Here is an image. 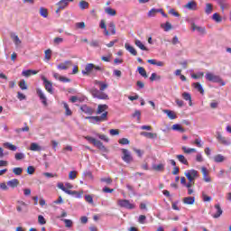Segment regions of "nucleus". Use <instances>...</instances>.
<instances>
[{
	"label": "nucleus",
	"instance_id": "nucleus-1",
	"mask_svg": "<svg viewBox=\"0 0 231 231\" xmlns=\"http://www.w3.org/2000/svg\"><path fill=\"white\" fill-rule=\"evenodd\" d=\"M107 109H109L107 105H98L96 115L101 116H87L86 120H89L90 124H100V122H107Z\"/></svg>",
	"mask_w": 231,
	"mask_h": 231
},
{
	"label": "nucleus",
	"instance_id": "nucleus-2",
	"mask_svg": "<svg viewBox=\"0 0 231 231\" xmlns=\"http://www.w3.org/2000/svg\"><path fill=\"white\" fill-rule=\"evenodd\" d=\"M94 84L95 86H99V90L97 88H92L90 90L91 95L94 97V98H98L99 100H109V96L104 93V91H106V88H109V85L99 80H95Z\"/></svg>",
	"mask_w": 231,
	"mask_h": 231
},
{
	"label": "nucleus",
	"instance_id": "nucleus-3",
	"mask_svg": "<svg viewBox=\"0 0 231 231\" xmlns=\"http://www.w3.org/2000/svg\"><path fill=\"white\" fill-rule=\"evenodd\" d=\"M95 71H104V68L97 66L93 63H88L85 66V69L82 70V75L85 77H89V75H93Z\"/></svg>",
	"mask_w": 231,
	"mask_h": 231
},
{
	"label": "nucleus",
	"instance_id": "nucleus-4",
	"mask_svg": "<svg viewBox=\"0 0 231 231\" xmlns=\"http://www.w3.org/2000/svg\"><path fill=\"white\" fill-rule=\"evenodd\" d=\"M85 140H87L88 142H89V143H93V145H95V147H97V149H99V151H101L102 152H109V150H107V148H106L104 146V143L89 135L85 137Z\"/></svg>",
	"mask_w": 231,
	"mask_h": 231
},
{
	"label": "nucleus",
	"instance_id": "nucleus-5",
	"mask_svg": "<svg viewBox=\"0 0 231 231\" xmlns=\"http://www.w3.org/2000/svg\"><path fill=\"white\" fill-rule=\"evenodd\" d=\"M122 152V160L125 162V163H133L134 162V159L133 158V154H131V152L125 148L121 149Z\"/></svg>",
	"mask_w": 231,
	"mask_h": 231
},
{
	"label": "nucleus",
	"instance_id": "nucleus-6",
	"mask_svg": "<svg viewBox=\"0 0 231 231\" xmlns=\"http://www.w3.org/2000/svg\"><path fill=\"white\" fill-rule=\"evenodd\" d=\"M117 205L121 207L122 208H127L128 210H133L136 208V206L133 203H131L127 199H119L117 200Z\"/></svg>",
	"mask_w": 231,
	"mask_h": 231
},
{
	"label": "nucleus",
	"instance_id": "nucleus-7",
	"mask_svg": "<svg viewBox=\"0 0 231 231\" xmlns=\"http://www.w3.org/2000/svg\"><path fill=\"white\" fill-rule=\"evenodd\" d=\"M184 174L189 181H194L196 178H199V174H198L196 170H189Z\"/></svg>",
	"mask_w": 231,
	"mask_h": 231
},
{
	"label": "nucleus",
	"instance_id": "nucleus-8",
	"mask_svg": "<svg viewBox=\"0 0 231 231\" xmlns=\"http://www.w3.org/2000/svg\"><path fill=\"white\" fill-rule=\"evenodd\" d=\"M42 80L43 81L46 91H48V93H50L51 95H53V83L48 80V79H46V77L44 76L42 77Z\"/></svg>",
	"mask_w": 231,
	"mask_h": 231
},
{
	"label": "nucleus",
	"instance_id": "nucleus-9",
	"mask_svg": "<svg viewBox=\"0 0 231 231\" xmlns=\"http://www.w3.org/2000/svg\"><path fill=\"white\" fill-rule=\"evenodd\" d=\"M206 79L209 82H217V83L223 82L219 76L214 75L211 72H208L206 74Z\"/></svg>",
	"mask_w": 231,
	"mask_h": 231
},
{
	"label": "nucleus",
	"instance_id": "nucleus-10",
	"mask_svg": "<svg viewBox=\"0 0 231 231\" xmlns=\"http://www.w3.org/2000/svg\"><path fill=\"white\" fill-rule=\"evenodd\" d=\"M80 109L82 113H85V115H88L89 116L95 114V108L88 106V105H82Z\"/></svg>",
	"mask_w": 231,
	"mask_h": 231
},
{
	"label": "nucleus",
	"instance_id": "nucleus-11",
	"mask_svg": "<svg viewBox=\"0 0 231 231\" xmlns=\"http://www.w3.org/2000/svg\"><path fill=\"white\" fill-rule=\"evenodd\" d=\"M36 93H37L40 100L42 101V104H43V106H48V99L46 98L44 92H42V90L41 88H37Z\"/></svg>",
	"mask_w": 231,
	"mask_h": 231
},
{
	"label": "nucleus",
	"instance_id": "nucleus-12",
	"mask_svg": "<svg viewBox=\"0 0 231 231\" xmlns=\"http://www.w3.org/2000/svg\"><path fill=\"white\" fill-rule=\"evenodd\" d=\"M184 8H186L187 10L196 11L198 10V3H196V1L194 0L189 1L184 5Z\"/></svg>",
	"mask_w": 231,
	"mask_h": 231
},
{
	"label": "nucleus",
	"instance_id": "nucleus-13",
	"mask_svg": "<svg viewBox=\"0 0 231 231\" xmlns=\"http://www.w3.org/2000/svg\"><path fill=\"white\" fill-rule=\"evenodd\" d=\"M71 66H73V61L67 60L63 63H60L57 68H58V69H69V68H71Z\"/></svg>",
	"mask_w": 231,
	"mask_h": 231
},
{
	"label": "nucleus",
	"instance_id": "nucleus-14",
	"mask_svg": "<svg viewBox=\"0 0 231 231\" xmlns=\"http://www.w3.org/2000/svg\"><path fill=\"white\" fill-rule=\"evenodd\" d=\"M201 172L204 181H206V183H210V181H212V179H210V177L208 176V170H207L206 167H202Z\"/></svg>",
	"mask_w": 231,
	"mask_h": 231
},
{
	"label": "nucleus",
	"instance_id": "nucleus-15",
	"mask_svg": "<svg viewBox=\"0 0 231 231\" xmlns=\"http://www.w3.org/2000/svg\"><path fill=\"white\" fill-rule=\"evenodd\" d=\"M191 28L193 32L197 31L199 32V33H200V35H205V33H207V30L205 29V27L198 26L196 25V23H192Z\"/></svg>",
	"mask_w": 231,
	"mask_h": 231
},
{
	"label": "nucleus",
	"instance_id": "nucleus-16",
	"mask_svg": "<svg viewBox=\"0 0 231 231\" xmlns=\"http://www.w3.org/2000/svg\"><path fill=\"white\" fill-rule=\"evenodd\" d=\"M216 213L212 215V217L215 219H217V217H221V215L223 214V209L221 208V206L219 204L215 205Z\"/></svg>",
	"mask_w": 231,
	"mask_h": 231
},
{
	"label": "nucleus",
	"instance_id": "nucleus-17",
	"mask_svg": "<svg viewBox=\"0 0 231 231\" xmlns=\"http://www.w3.org/2000/svg\"><path fill=\"white\" fill-rule=\"evenodd\" d=\"M141 136H145V138H149L150 140H154L158 138V134H153L151 132H141Z\"/></svg>",
	"mask_w": 231,
	"mask_h": 231
},
{
	"label": "nucleus",
	"instance_id": "nucleus-18",
	"mask_svg": "<svg viewBox=\"0 0 231 231\" xmlns=\"http://www.w3.org/2000/svg\"><path fill=\"white\" fill-rule=\"evenodd\" d=\"M163 113L167 115V116L170 118V120H176L178 118V116H176V112L169 109L163 110Z\"/></svg>",
	"mask_w": 231,
	"mask_h": 231
},
{
	"label": "nucleus",
	"instance_id": "nucleus-19",
	"mask_svg": "<svg viewBox=\"0 0 231 231\" xmlns=\"http://www.w3.org/2000/svg\"><path fill=\"white\" fill-rule=\"evenodd\" d=\"M192 87L197 89V91H199V93L200 95H205V90L203 89V86H201V83L197 82V83H193Z\"/></svg>",
	"mask_w": 231,
	"mask_h": 231
},
{
	"label": "nucleus",
	"instance_id": "nucleus-20",
	"mask_svg": "<svg viewBox=\"0 0 231 231\" xmlns=\"http://www.w3.org/2000/svg\"><path fill=\"white\" fill-rule=\"evenodd\" d=\"M19 183H20L19 180L13 179V180L7 181V186L11 187V189H15V188L19 187Z\"/></svg>",
	"mask_w": 231,
	"mask_h": 231
},
{
	"label": "nucleus",
	"instance_id": "nucleus-21",
	"mask_svg": "<svg viewBox=\"0 0 231 231\" xmlns=\"http://www.w3.org/2000/svg\"><path fill=\"white\" fill-rule=\"evenodd\" d=\"M125 50H127V51H129V53H131L134 56L138 55V52L136 51V50L134 49V47L131 46L129 43H125Z\"/></svg>",
	"mask_w": 231,
	"mask_h": 231
},
{
	"label": "nucleus",
	"instance_id": "nucleus-22",
	"mask_svg": "<svg viewBox=\"0 0 231 231\" xmlns=\"http://www.w3.org/2000/svg\"><path fill=\"white\" fill-rule=\"evenodd\" d=\"M39 71L33 69L23 70L22 75L23 77H32V75H37Z\"/></svg>",
	"mask_w": 231,
	"mask_h": 231
},
{
	"label": "nucleus",
	"instance_id": "nucleus-23",
	"mask_svg": "<svg viewBox=\"0 0 231 231\" xmlns=\"http://www.w3.org/2000/svg\"><path fill=\"white\" fill-rule=\"evenodd\" d=\"M217 139L218 140L219 143H222L223 145H228V143H230L228 140L219 133L217 135Z\"/></svg>",
	"mask_w": 231,
	"mask_h": 231
},
{
	"label": "nucleus",
	"instance_id": "nucleus-24",
	"mask_svg": "<svg viewBox=\"0 0 231 231\" xmlns=\"http://www.w3.org/2000/svg\"><path fill=\"white\" fill-rule=\"evenodd\" d=\"M195 201H196V198L195 197H185L183 199V203L185 205H194Z\"/></svg>",
	"mask_w": 231,
	"mask_h": 231
},
{
	"label": "nucleus",
	"instance_id": "nucleus-25",
	"mask_svg": "<svg viewBox=\"0 0 231 231\" xmlns=\"http://www.w3.org/2000/svg\"><path fill=\"white\" fill-rule=\"evenodd\" d=\"M182 98L189 102V106H192V96H190V93L183 92Z\"/></svg>",
	"mask_w": 231,
	"mask_h": 231
},
{
	"label": "nucleus",
	"instance_id": "nucleus-26",
	"mask_svg": "<svg viewBox=\"0 0 231 231\" xmlns=\"http://www.w3.org/2000/svg\"><path fill=\"white\" fill-rule=\"evenodd\" d=\"M75 0H60L57 5L60 6V9L66 8L68 6V3H73Z\"/></svg>",
	"mask_w": 231,
	"mask_h": 231
},
{
	"label": "nucleus",
	"instance_id": "nucleus-27",
	"mask_svg": "<svg viewBox=\"0 0 231 231\" xmlns=\"http://www.w3.org/2000/svg\"><path fill=\"white\" fill-rule=\"evenodd\" d=\"M176 158L183 165H189V161H187V158H185V155L178 154L176 155Z\"/></svg>",
	"mask_w": 231,
	"mask_h": 231
},
{
	"label": "nucleus",
	"instance_id": "nucleus-28",
	"mask_svg": "<svg viewBox=\"0 0 231 231\" xmlns=\"http://www.w3.org/2000/svg\"><path fill=\"white\" fill-rule=\"evenodd\" d=\"M152 170L153 171H156V172H163V171H165V165L164 164H162V163H160V164H154L153 166H152Z\"/></svg>",
	"mask_w": 231,
	"mask_h": 231
},
{
	"label": "nucleus",
	"instance_id": "nucleus-29",
	"mask_svg": "<svg viewBox=\"0 0 231 231\" xmlns=\"http://www.w3.org/2000/svg\"><path fill=\"white\" fill-rule=\"evenodd\" d=\"M148 64H152V66H159L162 68V66H165V63L163 61H157L156 60H148Z\"/></svg>",
	"mask_w": 231,
	"mask_h": 231
},
{
	"label": "nucleus",
	"instance_id": "nucleus-30",
	"mask_svg": "<svg viewBox=\"0 0 231 231\" xmlns=\"http://www.w3.org/2000/svg\"><path fill=\"white\" fill-rule=\"evenodd\" d=\"M69 192L70 193H69V196H75V198H82V194H84V190L77 191V190L69 189Z\"/></svg>",
	"mask_w": 231,
	"mask_h": 231
},
{
	"label": "nucleus",
	"instance_id": "nucleus-31",
	"mask_svg": "<svg viewBox=\"0 0 231 231\" xmlns=\"http://www.w3.org/2000/svg\"><path fill=\"white\" fill-rule=\"evenodd\" d=\"M108 28L110 30L111 35L116 34V25L115 24V22H110L108 24Z\"/></svg>",
	"mask_w": 231,
	"mask_h": 231
},
{
	"label": "nucleus",
	"instance_id": "nucleus-32",
	"mask_svg": "<svg viewBox=\"0 0 231 231\" xmlns=\"http://www.w3.org/2000/svg\"><path fill=\"white\" fill-rule=\"evenodd\" d=\"M171 129L173 131H179V133H185V128H183V126H181V125L180 124H175L171 126Z\"/></svg>",
	"mask_w": 231,
	"mask_h": 231
},
{
	"label": "nucleus",
	"instance_id": "nucleus-33",
	"mask_svg": "<svg viewBox=\"0 0 231 231\" xmlns=\"http://www.w3.org/2000/svg\"><path fill=\"white\" fill-rule=\"evenodd\" d=\"M134 44H135V46H137V48H140V50H142L143 51H147V47H145V45H143L142 41L135 40Z\"/></svg>",
	"mask_w": 231,
	"mask_h": 231
},
{
	"label": "nucleus",
	"instance_id": "nucleus-34",
	"mask_svg": "<svg viewBox=\"0 0 231 231\" xmlns=\"http://www.w3.org/2000/svg\"><path fill=\"white\" fill-rule=\"evenodd\" d=\"M24 127L23 128H17L15 130V133H17L18 134L21 133H28V131H30V126H28V124L24 123Z\"/></svg>",
	"mask_w": 231,
	"mask_h": 231
},
{
	"label": "nucleus",
	"instance_id": "nucleus-35",
	"mask_svg": "<svg viewBox=\"0 0 231 231\" xmlns=\"http://www.w3.org/2000/svg\"><path fill=\"white\" fill-rule=\"evenodd\" d=\"M181 150L185 154H192V152H196V148H187V146H182Z\"/></svg>",
	"mask_w": 231,
	"mask_h": 231
},
{
	"label": "nucleus",
	"instance_id": "nucleus-36",
	"mask_svg": "<svg viewBox=\"0 0 231 231\" xmlns=\"http://www.w3.org/2000/svg\"><path fill=\"white\" fill-rule=\"evenodd\" d=\"M79 8L80 10H88V8H89V3L85 0H81L79 2Z\"/></svg>",
	"mask_w": 231,
	"mask_h": 231
},
{
	"label": "nucleus",
	"instance_id": "nucleus-37",
	"mask_svg": "<svg viewBox=\"0 0 231 231\" xmlns=\"http://www.w3.org/2000/svg\"><path fill=\"white\" fill-rule=\"evenodd\" d=\"M63 107L65 109V115L67 116H71V115H73V112H71V109H69V106L68 105V103H63Z\"/></svg>",
	"mask_w": 231,
	"mask_h": 231
},
{
	"label": "nucleus",
	"instance_id": "nucleus-38",
	"mask_svg": "<svg viewBox=\"0 0 231 231\" xmlns=\"http://www.w3.org/2000/svg\"><path fill=\"white\" fill-rule=\"evenodd\" d=\"M99 26L102 30H105V35H109V31H107V25H106V21L101 20Z\"/></svg>",
	"mask_w": 231,
	"mask_h": 231
},
{
	"label": "nucleus",
	"instance_id": "nucleus-39",
	"mask_svg": "<svg viewBox=\"0 0 231 231\" xmlns=\"http://www.w3.org/2000/svg\"><path fill=\"white\" fill-rule=\"evenodd\" d=\"M106 14H107L108 15H111L112 17H115V15H116V10L111 8V7H107L105 9Z\"/></svg>",
	"mask_w": 231,
	"mask_h": 231
},
{
	"label": "nucleus",
	"instance_id": "nucleus-40",
	"mask_svg": "<svg viewBox=\"0 0 231 231\" xmlns=\"http://www.w3.org/2000/svg\"><path fill=\"white\" fill-rule=\"evenodd\" d=\"M18 86L23 91L28 89V84H26V80L24 79L20 80Z\"/></svg>",
	"mask_w": 231,
	"mask_h": 231
},
{
	"label": "nucleus",
	"instance_id": "nucleus-41",
	"mask_svg": "<svg viewBox=\"0 0 231 231\" xmlns=\"http://www.w3.org/2000/svg\"><path fill=\"white\" fill-rule=\"evenodd\" d=\"M4 147H5V149H9V151H17V146L10 143H5Z\"/></svg>",
	"mask_w": 231,
	"mask_h": 231
},
{
	"label": "nucleus",
	"instance_id": "nucleus-42",
	"mask_svg": "<svg viewBox=\"0 0 231 231\" xmlns=\"http://www.w3.org/2000/svg\"><path fill=\"white\" fill-rule=\"evenodd\" d=\"M213 10H214V6L212 5V4H206L205 12H206L207 15H210V14H212Z\"/></svg>",
	"mask_w": 231,
	"mask_h": 231
},
{
	"label": "nucleus",
	"instance_id": "nucleus-43",
	"mask_svg": "<svg viewBox=\"0 0 231 231\" xmlns=\"http://www.w3.org/2000/svg\"><path fill=\"white\" fill-rule=\"evenodd\" d=\"M58 189H60V190H62L66 194H71L69 189H66V186H64V183L62 182L58 183Z\"/></svg>",
	"mask_w": 231,
	"mask_h": 231
},
{
	"label": "nucleus",
	"instance_id": "nucleus-44",
	"mask_svg": "<svg viewBox=\"0 0 231 231\" xmlns=\"http://www.w3.org/2000/svg\"><path fill=\"white\" fill-rule=\"evenodd\" d=\"M159 12H162L160 9L152 8L148 12V17H154L156 14H159Z\"/></svg>",
	"mask_w": 231,
	"mask_h": 231
},
{
	"label": "nucleus",
	"instance_id": "nucleus-45",
	"mask_svg": "<svg viewBox=\"0 0 231 231\" xmlns=\"http://www.w3.org/2000/svg\"><path fill=\"white\" fill-rule=\"evenodd\" d=\"M214 162H216V163H221L225 162V157L221 154H217L214 157Z\"/></svg>",
	"mask_w": 231,
	"mask_h": 231
},
{
	"label": "nucleus",
	"instance_id": "nucleus-46",
	"mask_svg": "<svg viewBox=\"0 0 231 231\" xmlns=\"http://www.w3.org/2000/svg\"><path fill=\"white\" fill-rule=\"evenodd\" d=\"M138 72L141 75V77H143L144 79H147V71L143 67H138Z\"/></svg>",
	"mask_w": 231,
	"mask_h": 231
},
{
	"label": "nucleus",
	"instance_id": "nucleus-47",
	"mask_svg": "<svg viewBox=\"0 0 231 231\" xmlns=\"http://www.w3.org/2000/svg\"><path fill=\"white\" fill-rule=\"evenodd\" d=\"M40 15L42 17H44V19H46L48 17V9H46L44 7H41L40 8Z\"/></svg>",
	"mask_w": 231,
	"mask_h": 231
},
{
	"label": "nucleus",
	"instance_id": "nucleus-48",
	"mask_svg": "<svg viewBox=\"0 0 231 231\" xmlns=\"http://www.w3.org/2000/svg\"><path fill=\"white\" fill-rule=\"evenodd\" d=\"M13 172L14 174H15V176H21L23 174V168L21 167L14 168Z\"/></svg>",
	"mask_w": 231,
	"mask_h": 231
},
{
	"label": "nucleus",
	"instance_id": "nucleus-49",
	"mask_svg": "<svg viewBox=\"0 0 231 231\" xmlns=\"http://www.w3.org/2000/svg\"><path fill=\"white\" fill-rule=\"evenodd\" d=\"M213 21H215L216 23H221V21H223V19L221 18V15H219V14L215 13L212 16Z\"/></svg>",
	"mask_w": 231,
	"mask_h": 231
},
{
	"label": "nucleus",
	"instance_id": "nucleus-50",
	"mask_svg": "<svg viewBox=\"0 0 231 231\" xmlns=\"http://www.w3.org/2000/svg\"><path fill=\"white\" fill-rule=\"evenodd\" d=\"M30 150L31 151H41L42 148L36 143H31Z\"/></svg>",
	"mask_w": 231,
	"mask_h": 231
},
{
	"label": "nucleus",
	"instance_id": "nucleus-51",
	"mask_svg": "<svg viewBox=\"0 0 231 231\" xmlns=\"http://www.w3.org/2000/svg\"><path fill=\"white\" fill-rule=\"evenodd\" d=\"M217 5H219L222 11H225L226 8V1L225 0H217Z\"/></svg>",
	"mask_w": 231,
	"mask_h": 231
},
{
	"label": "nucleus",
	"instance_id": "nucleus-52",
	"mask_svg": "<svg viewBox=\"0 0 231 231\" xmlns=\"http://www.w3.org/2000/svg\"><path fill=\"white\" fill-rule=\"evenodd\" d=\"M151 82H154V80H162V76H157L156 73H152L150 77Z\"/></svg>",
	"mask_w": 231,
	"mask_h": 231
},
{
	"label": "nucleus",
	"instance_id": "nucleus-53",
	"mask_svg": "<svg viewBox=\"0 0 231 231\" xmlns=\"http://www.w3.org/2000/svg\"><path fill=\"white\" fill-rule=\"evenodd\" d=\"M63 223H65L67 228H71L73 226V221L71 219H63Z\"/></svg>",
	"mask_w": 231,
	"mask_h": 231
},
{
	"label": "nucleus",
	"instance_id": "nucleus-54",
	"mask_svg": "<svg viewBox=\"0 0 231 231\" xmlns=\"http://www.w3.org/2000/svg\"><path fill=\"white\" fill-rule=\"evenodd\" d=\"M14 158L16 161L24 160L25 155L23 152H16Z\"/></svg>",
	"mask_w": 231,
	"mask_h": 231
},
{
	"label": "nucleus",
	"instance_id": "nucleus-55",
	"mask_svg": "<svg viewBox=\"0 0 231 231\" xmlns=\"http://www.w3.org/2000/svg\"><path fill=\"white\" fill-rule=\"evenodd\" d=\"M118 143H119L121 145H129V143H131V142H130L129 139H127V138L119 139Z\"/></svg>",
	"mask_w": 231,
	"mask_h": 231
},
{
	"label": "nucleus",
	"instance_id": "nucleus-56",
	"mask_svg": "<svg viewBox=\"0 0 231 231\" xmlns=\"http://www.w3.org/2000/svg\"><path fill=\"white\" fill-rule=\"evenodd\" d=\"M203 77H205V73L204 72H199L197 74H192L191 78L198 79H203Z\"/></svg>",
	"mask_w": 231,
	"mask_h": 231
},
{
	"label": "nucleus",
	"instance_id": "nucleus-57",
	"mask_svg": "<svg viewBox=\"0 0 231 231\" xmlns=\"http://www.w3.org/2000/svg\"><path fill=\"white\" fill-rule=\"evenodd\" d=\"M89 45L92 47V48H99L100 47V42L97 41V40H94L92 41Z\"/></svg>",
	"mask_w": 231,
	"mask_h": 231
},
{
	"label": "nucleus",
	"instance_id": "nucleus-58",
	"mask_svg": "<svg viewBox=\"0 0 231 231\" xmlns=\"http://www.w3.org/2000/svg\"><path fill=\"white\" fill-rule=\"evenodd\" d=\"M38 223L40 225H46V218H44V217L42 215H40L38 217Z\"/></svg>",
	"mask_w": 231,
	"mask_h": 231
},
{
	"label": "nucleus",
	"instance_id": "nucleus-59",
	"mask_svg": "<svg viewBox=\"0 0 231 231\" xmlns=\"http://www.w3.org/2000/svg\"><path fill=\"white\" fill-rule=\"evenodd\" d=\"M76 28H78L79 30H84V28H86V23L84 22L77 23Z\"/></svg>",
	"mask_w": 231,
	"mask_h": 231
},
{
	"label": "nucleus",
	"instance_id": "nucleus-60",
	"mask_svg": "<svg viewBox=\"0 0 231 231\" xmlns=\"http://www.w3.org/2000/svg\"><path fill=\"white\" fill-rule=\"evenodd\" d=\"M85 201H87V203H89L90 205H93V197L91 195H86Z\"/></svg>",
	"mask_w": 231,
	"mask_h": 231
},
{
	"label": "nucleus",
	"instance_id": "nucleus-61",
	"mask_svg": "<svg viewBox=\"0 0 231 231\" xmlns=\"http://www.w3.org/2000/svg\"><path fill=\"white\" fill-rule=\"evenodd\" d=\"M202 199L203 201H212V198L208 197L204 191L202 192Z\"/></svg>",
	"mask_w": 231,
	"mask_h": 231
},
{
	"label": "nucleus",
	"instance_id": "nucleus-62",
	"mask_svg": "<svg viewBox=\"0 0 231 231\" xmlns=\"http://www.w3.org/2000/svg\"><path fill=\"white\" fill-rule=\"evenodd\" d=\"M99 140H103V142H109V137L106 134H97Z\"/></svg>",
	"mask_w": 231,
	"mask_h": 231
},
{
	"label": "nucleus",
	"instance_id": "nucleus-63",
	"mask_svg": "<svg viewBox=\"0 0 231 231\" xmlns=\"http://www.w3.org/2000/svg\"><path fill=\"white\" fill-rule=\"evenodd\" d=\"M45 59H47V60H50V59H51V50L48 49L45 51Z\"/></svg>",
	"mask_w": 231,
	"mask_h": 231
},
{
	"label": "nucleus",
	"instance_id": "nucleus-64",
	"mask_svg": "<svg viewBox=\"0 0 231 231\" xmlns=\"http://www.w3.org/2000/svg\"><path fill=\"white\" fill-rule=\"evenodd\" d=\"M77 178V172L75 171H72L69 173V180H75Z\"/></svg>",
	"mask_w": 231,
	"mask_h": 231
}]
</instances>
